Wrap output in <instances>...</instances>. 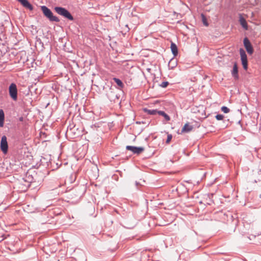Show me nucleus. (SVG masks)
Returning <instances> with one entry per match:
<instances>
[{
    "label": "nucleus",
    "instance_id": "a878e982",
    "mask_svg": "<svg viewBox=\"0 0 261 261\" xmlns=\"http://www.w3.org/2000/svg\"><path fill=\"white\" fill-rule=\"evenodd\" d=\"M19 121H23V117H20V118H19Z\"/></svg>",
    "mask_w": 261,
    "mask_h": 261
},
{
    "label": "nucleus",
    "instance_id": "9d476101",
    "mask_svg": "<svg viewBox=\"0 0 261 261\" xmlns=\"http://www.w3.org/2000/svg\"><path fill=\"white\" fill-rule=\"evenodd\" d=\"M238 72H239V71H238V67L237 63L234 62L233 63L232 69L231 71V73L232 76L233 77V79L235 80H238L239 79V75Z\"/></svg>",
    "mask_w": 261,
    "mask_h": 261
},
{
    "label": "nucleus",
    "instance_id": "ddd939ff",
    "mask_svg": "<svg viewBox=\"0 0 261 261\" xmlns=\"http://www.w3.org/2000/svg\"><path fill=\"white\" fill-rule=\"evenodd\" d=\"M170 48L174 57H176L178 55V48L177 45L173 42H171Z\"/></svg>",
    "mask_w": 261,
    "mask_h": 261
},
{
    "label": "nucleus",
    "instance_id": "f03ea898",
    "mask_svg": "<svg viewBox=\"0 0 261 261\" xmlns=\"http://www.w3.org/2000/svg\"><path fill=\"white\" fill-rule=\"evenodd\" d=\"M54 10L56 13L69 20L73 21L74 18L70 12L66 8L61 7H55Z\"/></svg>",
    "mask_w": 261,
    "mask_h": 261
},
{
    "label": "nucleus",
    "instance_id": "dca6fc26",
    "mask_svg": "<svg viewBox=\"0 0 261 261\" xmlns=\"http://www.w3.org/2000/svg\"><path fill=\"white\" fill-rule=\"evenodd\" d=\"M144 111L146 112L148 114L151 115H155L156 114H158L159 110L156 109H152V110H149L147 109V108H145L144 109Z\"/></svg>",
    "mask_w": 261,
    "mask_h": 261
},
{
    "label": "nucleus",
    "instance_id": "412c9836",
    "mask_svg": "<svg viewBox=\"0 0 261 261\" xmlns=\"http://www.w3.org/2000/svg\"><path fill=\"white\" fill-rule=\"evenodd\" d=\"M201 16L202 21L203 22V24L205 26L208 27L209 24L207 21V19H206V17H205V16L203 14H201Z\"/></svg>",
    "mask_w": 261,
    "mask_h": 261
},
{
    "label": "nucleus",
    "instance_id": "6e6552de",
    "mask_svg": "<svg viewBox=\"0 0 261 261\" xmlns=\"http://www.w3.org/2000/svg\"><path fill=\"white\" fill-rule=\"evenodd\" d=\"M114 89L112 87L109 88V90L107 91V97L111 101H115L116 99H119V96L114 92Z\"/></svg>",
    "mask_w": 261,
    "mask_h": 261
},
{
    "label": "nucleus",
    "instance_id": "0eeeda50",
    "mask_svg": "<svg viewBox=\"0 0 261 261\" xmlns=\"http://www.w3.org/2000/svg\"><path fill=\"white\" fill-rule=\"evenodd\" d=\"M243 43L248 54L249 55H252L253 53L254 49L250 40L247 37H245L244 39Z\"/></svg>",
    "mask_w": 261,
    "mask_h": 261
},
{
    "label": "nucleus",
    "instance_id": "4be33fe9",
    "mask_svg": "<svg viewBox=\"0 0 261 261\" xmlns=\"http://www.w3.org/2000/svg\"><path fill=\"white\" fill-rule=\"evenodd\" d=\"M221 110L224 113H228L230 112V109L225 106L222 107Z\"/></svg>",
    "mask_w": 261,
    "mask_h": 261
},
{
    "label": "nucleus",
    "instance_id": "b1692460",
    "mask_svg": "<svg viewBox=\"0 0 261 261\" xmlns=\"http://www.w3.org/2000/svg\"><path fill=\"white\" fill-rule=\"evenodd\" d=\"M215 118L217 120H221L223 119L224 116L222 114H217L216 115Z\"/></svg>",
    "mask_w": 261,
    "mask_h": 261
},
{
    "label": "nucleus",
    "instance_id": "aec40b11",
    "mask_svg": "<svg viewBox=\"0 0 261 261\" xmlns=\"http://www.w3.org/2000/svg\"><path fill=\"white\" fill-rule=\"evenodd\" d=\"M24 181L31 183L33 181V177L32 175H30L29 174V173H27L25 178L24 179Z\"/></svg>",
    "mask_w": 261,
    "mask_h": 261
},
{
    "label": "nucleus",
    "instance_id": "a211bd4d",
    "mask_svg": "<svg viewBox=\"0 0 261 261\" xmlns=\"http://www.w3.org/2000/svg\"><path fill=\"white\" fill-rule=\"evenodd\" d=\"M158 114L163 116L166 121H169L170 120V116L164 111H159Z\"/></svg>",
    "mask_w": 261,
    "mask_h": 261
},
{
    "label": "nucleus",
    "instance_id": "423d86ee",
    "mask_svg": "<svg viewBox=\"0 0 261 261\" xmlns=\"http://www.w3.org/2000/svg\"><path fill=\"white\" fill-rule=\"evenodd\" d=\"M0 148L4 154H7L8 151V144L6 136H2L1 138Z\"/></svg>",
    "mask_w": 261,
    "mask_h": 261
},
{
    "label": "nucleus",
    "instance_id": "39448f33",
    "mask_svg": "<svg viewBox=\"0 0 261 261\" xmlns=\"http://www.w3.org/2000/svg\"><path fill=\"white\" fill-rule=\"evenodd\" d=\"M239 52L241 56V60L243 68L245 70L248 69V59L247 55L243 48H240Z\"/></svg>",
    "mask_w": 261,
    "mask_h": 261
},
{
    "label": "nucleus",
    "instance_id": "cd10ccee",
    "mask_svg": "<svg viewBox=\"0 0 261 261\" xmlns=\"http://www.w3.org/2000/svg\"><path fill=\"white\" fill-rule=\"evenodd\" d=\"M259 197L261 198V194L259 195Z\"/></svg>",
    "mask_w": 261,
    "mask_h": 261
},
{
    "label": "nucleus",
    "instance_id": "1a4fd4ad",
    "mask_svg": "<svg viewBox=\"0 0 261 261\" xmlns=\"http://www.w3.org/2000/svg\"><path fill=\"white\" fill-rule=\"evenodd\" d=\"M126 149L128 150L131 151L134 154H140L144 150V148L143 147H137L129 145L126 146Z\"/></svg>",
    "mask_w": 261,
    "mask_h": 261
},
{
    "label": "nucleus",
    "instance_id": "9b49d317",
    "mask_svg": "<svg viewBox=\"0 0 261 261\" xmlns=\"http://www.w3.org/2000/svg\"><path fill=\"white\" fill-rule=\"evenodd\" d=\"M24 7L29 9L30 10H33V6L30 4L28 0H17Z\"/></svg>",
    "mask_w": 261,
    "mask_h": 261
},
{
    "label": "nucleus",
    "instance_id": "7ed1b4c3",
    "mask_svg": "<svg viewBox=\"0 0 261 261\" xmlns=\"http://www.w3.org/2000/svg\"><path fill=\"white\" fill-rule=\"evenodd\" d=\"M121 224L122 226L128 229H132L136 225V220L132 215L128 216L127 218L123 219Z\"/></svg>",
    "mask_w": 261,
    "mask_h": 261
},
{
    "label": "nucleus",
    "instance_id": "2eb2a0df",
    "mask_svg": "<svg viewBox=\"0 0 261 261\" xmlns=\"http://www.w3.org/2000/svg\"><path fill=\"white\" fill-rule=\"evenodd\" d=\"M193 128L192 125H189L188 123H186L182 128L181 132L185 133H189L191 131Z\"/></svg>",
    "mask_w": 261,
    "mask_h": 261
},
{
    "label": "nucleus",
    "instance_id": "bb28decb",
    "mask_svg": "<svg viewBox=\"0 0 261 261\" xmlns=\"http://www.w3.org/2000/svg\"><path fill=\"white\" fill-rule=\"evenodd\" d=\"M56 165H57L56 169H58L59 168V164H56Z\"/></svg>",
    "mask_w": 261,
    "mask_h": 261
},
{
    "label": "nucleus",
    "instance_id": "f3484780",
    "mask_svg": "<svg viewBox=\"0 0 261 261\" xmlns=\"http://www.w3.org/2000/svg\"><path fill=\"white\" fill-rule=\"evenodd\" d=\"M5 118V114L3 110L0 109V126L3 127L4 126V122Z\"/></svg>",
    "mask_w": 261,
    "mask_h": 261
},
{
    "label": "nucleus",
    "instance_id": "20e7f679",
    "mask_svg": "<svg viewBox=\"0 0 261 261\" xmlns=\"http://www.w3.org/2000/svg\"><path fill=\"white\" fill-rule=\"evenodd\" d=\"M9 93L10 96L13 100L15 101L17 99L18 90L16 85L15 83H12L10 85L9 87Z\"/></svg>",
    "mask_w": 261,
    "mask_h": 261
},
{
    "label": "nucleus",
    "instance_id": "5701e85b",
    "mask_svg": "<svg viewBox=\"0 0 261 261\" xmlns=\"http://www.w3.org/2000/svg\"><path fill=\"white\" fill-rule=\"evenodd\" d=\"M169 85V82L167 81L163 82L160 85V87L162 88H166Z\"/></svg>",
    "mask_w": 261,
    "mask_h": 261
},
{
    "label": "nucleus",
    "instance_id": "f257e3e1",
    "mask_svg": "<svg viewBox=\"0 0 261 261\" xmlns=\"http://www.w3.org/2000/svg\"><path fill=\"white\" fill-rule=\"evenodd\" d=\"M41 10H42L44 15L50 21H54L56 22L60 21L59 18L58 17L54 16L51 11L46 6H41Z\"/></svg>",
    "mask_w": 261,
    "mask_h": 261
},
{
    "label": "nucleus",
    "instance_id": "393cba45",
    "mask_svg": "<svg viewBox=\"0 0 261 261\" xmlns=\"http://www.w3.org/2000/svg\"><path fill=\"white\" fill-rule=\"evenodd\" d=\"M172 138V135L168 134L167 136V138L166 141V143H169L171 141Z\"/></svg>",
    "mask_w": 261,
    "mask_h": 261
},
{
    "label": "nucleus",
    "instance_id": "f8f14e48",
    "mask_svg": "<svg viewBox=\"0 0 261 261\" xmlns=\"http://www.w3.org/2000/svg\"><path fill=\"white\" fill-rule=\"evenodd\" d=\"M239 22L241 26L243 28V29H244L245 30H248L247 22L246 19L241 15H240L239 16Z\"/></svg>",
    "mask_w": 261,
    "mask_h": 261
},
{
    "label": "nucleus",
    "instance_id": "4468645a",
    "mask_svg": "<svg viewBox=\"0 0 261 261\" xmlns=\"http://www.w3.org/2000/svg\"><path fill=\"white\" fill-rule=\"evenodd\" d=\"M177 65V61L174 58H172L168 63L169 68L171 69H174Z\"/></svg>",
    "mask_w": 261,
    "mask_h": 261
},
{
    "label": "nucleus",
    "instance_id": "6ab92c4d",
    "mask_svg": "<svg viewBox=\"0 0 261 261\" xmlns=\"http://www.w3.org/2000/svg\"><path fill=\"white\" fill-rule=\"evenodd\" d=\"M113 80L117 84V85L120 87V88H123L124 87V84L119 79L114 77Z\"/></svg>",
    "mask_w": 261,
    "mask_h": 261
}]
</instances>
